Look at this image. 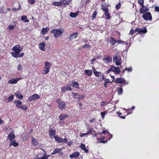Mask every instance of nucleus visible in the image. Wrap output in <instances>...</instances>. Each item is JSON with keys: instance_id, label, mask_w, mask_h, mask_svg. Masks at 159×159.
I'll use <instances>...</instances> for the list:
<instances>
[{"instance_id": "obj_1", "label": "nucleus", "mask_w": 159, "mask_h": 159, "mask_svg": "<svg viewBox=\"0 0 159 159\" xmlns=\"http://www.w3.org/2000/svg\"><path fill=\"white\" fill-rule=\"evenodd\" d=\"M22 47L20 45H16L12 47L11 49L13 52H11V54L12 56L15 58L22 57L24 55V52L20 53L22 50Z\"/></svg>"}, {"instance_id": "obj_2", "label": "nucleus", "mask_w": 159, "mask_h": 159, "mask_svg": "<svg viewBox=\"0 0 159 159\" xmlns=\"http://www.w3.org/2000/svg\"><path fill=\"white\" fill-rule=\"evenodd\" d=\"M51 32L52 34H54V37L57 38L61 36L62 34L64 32V30L63 28L55 29L52 30Z\"/></svg>"}, {"instance_id": "obj_3", "label": "nucleus", "mask_w": 159, "mask_h": 159, "mask_svg": "<svg viewBox=\"0 0 159 159\" xmlns=\"http://www.w3.org/2000/svg\"><path fill=\"white\" fill-rule=\"evenodd\" d=\"M113 61L116 63L117 66H120L122 63L121 57L118 54L113 56Z\"/></svg>"}, {"instance_id": "obj_4", "label": "nucleus", "mask_w": 159, "mask_h": 159, "mask_svg": "<svg viewBox=\"0 0 159 159\" xmlns=\"http://www.w3.org/2000/svg\"><path fill=\"white\" fill-rule=\"evenodd\" d=\"M32 138L31 140L32 145L33 146L35 147L36 148H39L41 145V144L39 143L36 139L34 138L33 136L32 137Z\"/></svg>"}, {"instance_id": "obj_5", "label": "nucleus", "mask_w": 159, "mask_h": 159, "mask_svg": "<svg viewBox=\"0 0 159 159\" xmlns=\"http://www.w3.org/2000/svg\"><path fill=\"white\" fill-rule=\"evenodd\" d=\"M142 17L146 20H151L152 19L151 14L149 12L143 13L142 16Z\"/></svg>"}, {"instance_id": "obj_6", "label": "nucleus", "mask_w": 159, "mask_h": 159, "mask_svg": "<svg viewBox=\"0 0 159 159\" xmlns=\"http://www.w3.org/2000/svg\"><path fill=\"white\" fill-rule=\"evenodd\" d=\"M40 96L37 94H33L30 96L27 100L28 102H31L39 99Z\"/></svg>"}, {"instance_id": "obj_7", "label": "nucleus", "mask_w": 159, "mask_h": 159, "mask_svg": "<svg viewBox=\"0 0 159 159\" xmlns=\"http://www.w3.org/2000/svg\"><path fill=\"white\" fill-rule=\"evenodd\" d=\"M115 82L118 84H129L128 82H126L124 78H120L116 79L115 81Z\"/></svg>"}, {"instance_id": "obj_8", "label": "nucleus", "mask_w": 159, "mask_h": 159, "mask_svg": "<svg viewBox=\"0 0 159 159\" xmlns=\"http://www.w3.org/2000/svg\"><path fill=\"white\" fill-rule=\"evenodd\" d=\"M72 94L74 96V98L80 100L84 98V95H80L79 93H73Z\"/></svg>"}, {"instance_id": "obj_9", "label": "nucleus", "mask_w": 159, "mask_h": 159, "mask_svg": "<svg viewBox=\"0 0 159 159\" xmlns=\"http://www.w3.org/2000/svg\"><path fill=\"white\" fill-rule=\"evenodd\" d=\"M58 107L60 109L64 110L66 108V104L64 102L61 101V102L59 104Z\"/></svg>"}, {"instance_id": "obj_10", "label": "nucleus", "mask_w": 159, "mask_h": 159, "mask_svg": "<svg viewBox=\"0 0 159 159\" xmlns=\"http://www.w3.org/2000/svg\"><path fill=\"white\" fill-rule=\"evenodd\" d=\"M21 79L20 78L12 79L9 80L8 83L9 84H16Z\"/></svg>"}, {"instance_id": "obj_11", "label": "nucleus", "mask_w": 159, "mask_h": 159, "mask_svg": "<svg viewBox=\"0 0 159 159\" xmlns=\"http://www.w3.org/2000/svg\"><path fill=\"white\" fill-rule=\"evenodd\" d=\"M142 7L139 9V11L140 13H145V12H146V11H148V9L145 6H144V4L143 5V6H141Z\"/></svg>"}, {"instance_id": "obj_12", "label": "nucleus", "mask_w": 159, "mask_h": 159, "mask_svg": "<svg viewBox=\"0 0 159 159\" xmlns=\"http://www.w3.org/2000/svg\"><path fill=\"white\" fill-rule=\"evenodd\" d=\"M72 88L69 85H67L66 86H63L61 88V92H65L67 90L71 91Z\"/></svg>"}, {"instance_id": "obj_13", "label": "nucleus", "mask_w": 159, "mask_h": 159, "mask_svg": "<svg viewBox=\"0 0 159 159\" xmlns=\"http://www.w3.org/2000/svg\"><path fill=\"white\" fill-rule=\"evenodd\" d=\"M16 137L15 135L14 134V132L11 131L9 134L7 138L9 139L10 141L14 140V139Z\"/></svg>"}, {"instance_id": "obj_14", "label": "nucleus", "mask_w": 159, "mask_h": 159, "mask_svg": "<svg viewBox=\"0 0 159 159\" xmlns=\"http://www.w3.org/2000/svg\"><path fill=\"white\" fill-rule=\"evenodd\" d=\"M18 143L16 142L15 140H14L10 141L9 146V147L13 146L14 147H16L18 146Z\"/></svg>"}, {"instance_id": "obj_15", "label": "nucleus", "mask_w": 159, "mask_h": 159, "mask_svg": "<svg viewBox=\"0 0 159 159\" xmlns=\"http://www.w3.org/2000/svg\"><path fill=\"white\" fill-rule=\"evenodd\" d=\"M46 43L44 42L40 43L39 44V48L42 51H45V48Z\"/></svg>"}, {"instance_id": "obj_16", "label": "nucleus", "mask_w": 159, "mask_h": 159, "mask_svg": "<svg viewBox=\"0 0 159 159\" xmlns=\"http://www.w3.org/2000/svg\"><path fill=\"white\" fill-rule=\"evenodd\" d=\"M56 134V131L55 129H50L49 131V135L52 138L54 137L55 136V135Z\"/></svg>"}, {"instance_id": "obj_17", "label": "nucleus", "mask_w": 159, "mask_h": 159, "mask_svg": "<svg viewBox=\"0 0 159 159\" xmlns=\"http://www.w3.org/2000/svg\"><path fill=\"white\" fill-rule=\"evenodd\" d=\"M80 155V153L78 152H75L70 155V157L72 159L73 158H76Z\"/></svg>"}, {"instance_id": "obj_18", "label": "nucleus", "mask_w": 159, "mask_h": 159, "mask_svg": "<svg viewBox=\"0 0 159 159\" xmlns=\"http://www.w3.org/2000/svg\"><path fill=\"white\" fill-rule=\"evenodd\" d=\"M62 148H55L53 152L52 153V155H54L57 153H62L61 150Z\"/></svg>"}, {"instance_id": "obj_19", "label": "nucleus", "mask_w": 159, "mask_h": 159, "mask_svg": "<svg viewBox=\"0 0 159 159\" xmlns=\"http://www.w3.org/2000/svg\"><path fill=\"white\" fill-rule=\"evenodd\" d=\"M78 34L77 33L75 32L71 34L69 37V39L70 40H72L75 39H76L77 37Z\"/></svg>"}, {"instance_id": "obj_20", "label": "nucleus", "mask_w": 159, "mask_h": 159, "mask_svg": "<svg viewBox=\"0 0 159 159\" xmlns=\"http://www.w3.org/2000/svg\"><path fill=\"white\" fill-rule=\"evenodd\" d=\"M92 70L94 75L97 77H99L102 74L100 72L97 71L93 67H92Z\"/></svg>"}, {"instance_id": "obj_21", "label": "nucleus", "mask_w": 159, "mask_h": 159, "mask_svg": "<svg viewBox=\"0 0 159 159\" xmlns=\"http://www.w3.org/2000/svg\"><path fill=\"white\" fill-rule=\"evenodd\" d=\"M51 66V64L48 62H46L45 63L44 69L46 70H49Z\"/></svg>"}, {"instance_id": "obj_22", "label": "nucleus", "mask_w": 159, "mask_h": 159, "mask_svg": "<svg viewBox=\"0 0 159 159\" xmlns=\"http://www.w3.org/2000/svg\"><path fill=\"white\" fill-rule=\"evenodd\" d=\"M103 60H105L107 63L111 62L112 61V58L109 56H105L103 59Z\"/></svg>"}, {"instance_id": "obj_23", "label": "nucleus", "mask_w": 159, "mask_h": 159, "mask_svg": "<svg viewBox=\"0 0 159 159\" xmlns=\"http://www.w3.org/2000/svg\"><path fill=\"white\" fill-rule=\"evenodd\" d=\"M54 138L55 140L59 143H61L62 142V139L61 137L55 136Z\"/></svg>"}, {"instance_id": "obj_24", "label": "nucleus", "mask_w": 159, "mask_h": 159, "mask_svg": "<svg viewBox=\"0 0 159 159\" xmlns=\"http://www.w3.org/2000/svg\"><path fill=\"white\" fill-rule=\"evenodd\" d=\"M84 73L86 75L90 76L92 74V71L90 70H86L84 71Z\"/></svg>"}, {"instance_id": "obj_25", "label": "nucleus", "mask_w": 159, "mask_h": 159, "mask_svg": "<svg viewBox=\"0 0 159 159\" xmlns=\"http://www.w3.org/2000/svg\"><path fill=\"white\" fill-rule=\"evenodd\" d=\"M15 95L19 99H22L23 97V95L19 92H16L15 93Z\"/></svg>"}, {"instance_id": "obj_26", "label": "nucleus", "mask_w": 159, "mask_h": 159, "mask_svg": "<svg viewBox=\"0 0 159 159\" xmlns=\"http://www.w3.org/2000/svg\"><path fill=\"white\" fill-rule=\"evenodd\" d=\"M81 149L84 150L85 152L87 153L88 152V150L85 147V145L84 144H81L80 146Z\"/></svg>"}, {"instance_id": "obj_27", "label": "nucleus", "mask_w": 159, "mask_h": 159, "mask_svg": "<svg viewBox=\"0 0 159 159\" xmlns=\"http://www.w3.org/2000/svg\"><path fill=\"white\" fill-rule=\"evenodd\" d=\"M110 43L112 45H114L117 42V41L115 40L113 38H111L109 40Z\"/></svg>"}, {"instance_id": "obj_28", "label": "nucleus", "mask_w": 159, "mask_h": 159, "mask_svg": "<svg viewBox=\"0 0 159 159\" xmlns=\"http://www.w3.org/2000/svg\"><path fill=\"white\" fill-rule=\"evenodd\" d=\"M101 7L102 10L104 11V12L107 11H109V10L108 9L107 7L104 4H101Z\"/></svg>"}, {"instance_id": "obj_29", "label": "nucleus", "mask_w": 159, "mask_h": 159, "mask_svg": "<svg viewBox=\"0 0 159 159\" xmlns=\"http://www.w3.org/2000/svg\"><path fill=\"white\" fill-rule=\"evenodd\" d=\"M49 29L48 27L43 28L42 29V32L43 34H46L49 30Z\"/></svg>"}, {"instance_id": "obj_30", "label": "nucleus", "mask_w": 159, "mask_h": 159, "mask_svg": "<svg viewBox=\"0 0 159 159\" xmlns=\"http://www.w3.org/2000/svg\"><path fill=\"white\" fill-rule=\"evenodd\" d=\"M21 20L25 22H28L29 20L27 18V17L25 16H22L21 18Z\"/></svg>"}, {"instance_id": "obj_31", "label": "nucleus", "mask_w": 159, "mask_h": 159, "mask_svg": "<svg viewBox=\"0 0 159 159\" xmlns=\"http://www.w3.org/2000/svg\"><path fill=\"white\" fill-rule=\"evenodd\" d=\"M68 116V115L62 114L59 116V118L60 120H63L67 117Z\"/></svg>"}, {"instance_id": "obj_32", "label": "nucleus", "mask_w": 159, "mask_h": 159, "mask_svg": "<svg viewBox=\"0 0 159 159\" xmlns=\"http://www.w3.org/2000/svg\"><path fill=\"white\" fill-rule=\"evenodd\" d=\"M16 106L18 108H19L20 105L22 104V103L19 100L16 101L14 102Z\"/></svg>"}, {"instance_id": "obj_33", "label": "nucleus", "mask_w": 159, "mask_h": 159, "mask_svg": "<svg viewBox=\"0 0 159 159\" xmlns=\"http://www.w3.org/2000/svg\"><path fill=\"white\" fill-rule=\"evenodd\" d=\"M104 137H102L100 138H98L97 140L98 141H99V142H98V143H105L107 142V141H106L105 142L104 140Z\"/></svg>"}, {"instance_id": "obj_34", "label": "nucleus", "mask_w": 159, "mask_h": 159, "mask_svg": "<svg viewBox=\"0 0 159 159\" xmlns=\"http://www.w3.org/2000/svg\"><path fill=\"white\" fill-rule=\"evenodd\" d=\"M135 108V107H134V106H132V108H130V109H126L125 108H123L122 109L125 111H131L130 112V113H129L128 112H127V115H129L130 114H131V113H132V112H133V110H132V109H134V108Z\"/></svg>"}, {"instance_id": "obj_35", "label": "nucleus", "mask_w": 159, "mask_h": 159, "mask_svg": "<svg viewBox=\"0 0 159 159\" xmlns=\"http://www.w3.org/2000/svg\"><path fill=\"white\" fill-rule=\"evenodd\" d=\"M87 131H88L87 133L88 134H91L93 131L95 132L93 129L92 128H89L88 129H87Z\"/></svg>"}, {"instance_id": "obj_36", "label": "nucleus", "mask_w": 159, "mask_h": 159, "mask_svg": "<svg viewBox=\"0 0 159 159\" xmlns=\"http://www.w3.org/2000/svg\"><path fill=\"white\" fill-rule=\"evenodd\" d=\"M140 33H146L147 32V30L145 27H143L142 29H140Z\"/></svg>"}, {"instance_id": "obj_37", "label": "nucleus", "mask_w": 159, "mask_h": 159, "mask_svg": "<svg viewBox=\"0 0 159 159\" xmlns=\"http://www.w3.org/2000/svg\"><path fill=\"white\" fill-rule=\"evenodd\" d=\"M62 4H68L69 2H71L72 0H61Z\"/></svg>"}, {"instance_id": "obj_38", "label": "nucleus", "mask_w": 159, "mask_h": 159, "mask_svg": "<svg viewBox=\"0 0 159 159\" xmlns=\"http://www.w3.org/2000/svg\"><path fill=\"white\" fill-rule=\"evenodd\" d=\"M73 86L76 88H79V84L78 82H72Z\"/></svg>"}, {"instance_id": "obj_39", "label": "nucleus", "mask_w": 159, "mask_h": 159, "mask_svg": "<svg viewBox=\"0 0 159 159\" xmlns=\"http://www.w3.org/2000/svg\"><path fill=\"white\" fill-rule=\"evenodd\" d=\"M108 12L109 11H107L104 12L106 18L107 20L109 19L110 18V16Z\"/></svg>"}, {"instance_id": "obj_40", "label": "nucleus", "mask_w": 159, "mask_h": 159, "mask_svg": "<svg viewBox=\"0 0 159 159\" xmlns=\"http://www.w3.org/2000/svg\"><path fill=\"white\" fill-rule=\"evenodd\" d=\"M62 4V3L61 1V2H54L53 3V4L54 5L57 6H61Z\"/></svg>"}, {"instance_id": "obj_41", "label": "nucleus", "mask_w": 159, "mask_h": 159, "mask_svg": "<svg viewBox=\"0 0 159 159\" xmlns=\"http://www.w3.org/2000/svg\"><path fill=\"white\" fill-rule=\"evenodd\" d=\"M115 73L117 74H120V69L119 67H116Z\"/></svg>"}, {"instance_id": "obj_42", "label": "nucleus", "mask_w": 159, "mask_h": 159, "mask_svg": "<svg viewBox=\"0 0 159 159\" xmlns=\"http://www.w3.org/2000/svg\"><path fill=\"white\" fill-rule=\"evenodd\" d=\"M132 67L129 68H126L123 71V72L124 73L125 71H127L128 72H130L132 71Z\"/></svg>"}, {"instance_id": "obj_43", "label": "nucleus", "mask_w": 159, "mask_h": 159, "mask_svg": "<svg viewBox=\"0 0 159 159\" xmlns=\"http://www.w3.org/2000/svg\"><path fill=\"white\" fill-rule=\"evenodd\" d=\"M78 14L77 13H74L72 12L70 13V16L72 18L75 17L77 16Z\"/></svg>"}, {"instance_id": "obj_44", "label": "nucleus", "mask_w": 159, "mask_h": 159, "mask_svg": "<svg viewBox=\"0 0 159 159\" xmlns=\"http://www.w3.org/2000/svg\"><path fill=\"white\" fill-rule=\"evenodd\" d=\"M117 42L118 44H127L128 43L127 42H125V41H122L120 40H118Z\"/></svg>"}, {"instance_id": "obj_45", "label": "nucleus", "mask_w": 159, "mask_h": 159, "mask_svg": "<svg viewBox=\"0 0 159 159\" xmlns=\"http://www.w3.org/2000/svg\"><path fill=\"white\" fill-rule=\"evenodd\" d=\"M14 95H11L8 98L7 101L8 102H11L14 98Z\"/></svg>"}, {"instance_id": "obj_46", "label": "nucleus", "mask_w": 159, "mask_h": 159, "mask_svg": "<svg viewBox=\"0 0 159 159\" xmlns=\"http://www.w3.org/2000/svg\"><path fill=\"white\" fill-rule=\"evenodd\" d=\"M123 89L120 88L119 89H118V93L119 95H120L123 93Z\"/></svg>"}, {"instance_id": "obj_47", "label": "nucleus", "mask_w": 159, "mask_h": 159, "mask_svg": "<svg viewBox=\"0 0 159 159\" xmlns=\"http://www.w3.org/2000/svg\"><path fill=\"white\" fill-rule=\"evenodd\" d=\"M21 7L20 5V4H19V7L18 8H15V7H13V8H12V10L13 11H17L18 10H19L21 9Z\"/></svg>"}, {"instance_id": "obj_48", "label": "nucleus", "mask_w": 159, "mask_h": 159, "mask_svg": "<svg viewBox=\"0 0 159 159\" xmlns=\"http://www.w3.org/2000/svg\"><path fill=\"white\" fill-rule=\"evenodd\" d=\"M19 108H20L24 111H26L27 110V107L25 105L21 106Z\"/></svg>"}, {"instance_id": "obj_49", "label": "nucleus", "mask_w": 159, "mask_h": 159, "mask_svg": "<svg viewBox=\"0 0 159 159\" xmlns=\"http://www.w3.org/2000/svg\"><path fill=\"white\" fill-rule=\"evenodd\" d=\"M107 102L103 101L101 102L100 105L101 106H106L107 104Z\"/></svg>"}, {"instance_id": "obj_50", "label": "nucleus", "mask_w": 159, "mask_h": 159, "mask_svg": "<svg viewBox=\"0 0 159 159\" xmlns=\"http://www.w3.org/2000/svg\"><path fill=\"white\" fill-rule=\"evenodd\" d=\"M121 6V2H119L118 4L116 6V8L117 10H118L120 8V7Z\"/></svg>"}, {"instance_id": "obj_51", "label": "nucleus", "mask_w": 159, "mask_h": 159, "mask_svg": "<svg viewBox=\"0 0 159 159\" xmlns=\"http://www.w3.org/2000/svg\"><path fill=\"white\" fill-rule=\"evenodd\" d=\"M97 11H94L93 12V14L92 16V17L93 19L95 18L96 16V15H97Z\"/></svg>"}, {"instance_id": "obj_52", "label": "nucleus", "mask_w": 159, "mask_h": 159, "mask_svg": "<svg viewBox=\"0 0 159 159\" xmlns=\"http://www.w3.org/2000/svg\"><path fill=\"white\" fill-rule=\"evenodd\" d=\"M144 0H138V3L140 6H143Z\"/></svg>"}, {"instance_id": "obj_53", "label": "nucleus", "mask_w": 159, "mask_h": 159, "mask_svg": "<svg viewBox=\"0 0 159 159\" xmlns=\"http://www.w3.org/2000/svg\"><path fill=\"white\" fill-rule=\"evenodd\" d=\"M90 46L89 44H85V45H83L82 47L83 48H89L90 47Z\"/></svg>"}, {"instance_id": "obj_54", "label": "nucleus", "mask_w": 159, "mask_h": 159, "mask_svg": "<svg viewBox=\"0 0 159 159\" xmlns=\"http://www.w3.org/2000/svg\"><path fill=\"white\" fill-rule=\"evenodd\" d=\"M15 26V25H10L8 26V28L9 29V30H12L14 28Z\"/></svg>"}, {"instance_id": "obj_55", "label": "nucleus", "mask_w": 159, "mask_h": 159, "mask_svg": "<svg viewBox=\"0 0 159 159\" xmlns=\"http://www.w3.org/2000/svg\"><path fill=\"white\" fill-rule=\"evenodd\" d=\"M107 114V112H102L101 113V116L102 119L104 118L105 116Z\"/></svg>"}, {"instance_id": "obj_56", "label": "nucleus", "mask_w": 159, "mask_h": 159, "mask_svg": "<svg viewBox=\"0 0 159 159\" xmlns=\"http://www.w3.org/2000/svg\"><path fill=\"white\" fill-rule=\"evenodd\" d=\"M46 152H45L43 154V156L44 157V158L45 159H48L49 157L50 156V155H48L46 156Z\"/></svg>"}, {"instance_id": "obj_57", "label": "nucleus", "mask_w": 159, "mask_h": 159, "mask_svg": "<svg viewBox=\"0 0 159 159\" xmlns=\"http://www.w3.org/2000/svg\"><path fill=\"white\" fill-rule=\"evenodd\" d=\"M49 70L44 69L43 70L42 74L44 75L46 74L49 72Z\"/></svg>"}, {"instance_id": "obj_58", "label": "nucleus", "mask_w": 159, "mask_h": 159, "mask_svg": "<svg viewBox=\"0 0 159 159\" xmlns=\"http://www.w3.org/2000/svg\"><path fill=\"white\" fill-rule=\"evenodd\" d=\"M39 155H37L34 157V159H45L43 156V157H39Z\"/></svg>"}, {"instance_id": "obj_59", "label": "nucleus", "mask_w": 159, "mask_h": 159, "mask_svg": "<svg viewBox=\"0 0 159 159\" xmlns=\"http://www.w3.org/2000/svg\"><path fill=\"white\" fill-rule=\"evenodd\" d=\"M115 67L116 66H114L112 65L111 66V70H112V71L115 72L116 69Z\"/></svg>"}, {"instance_id": "obj_60", "label": "nucleus", "mask_w": 159, "mask_h": 159, "mask_svg": "<svg viewBox=\"0 0 159 159\" xmlns=\"http://www.w3.org/2000/svg\"><path fill=\"white\" fill-rule=\"evenodd\" d=\"M22 69V66L20 64L19 65L17 66V69L18 70H21Z\"/></svg>"}, {"instance_id": "obj_61", "label": "nucleus", "mask_w": 159, "mask_h": 159, "mask_svg": "<svg viewBox=\"0 0 159 159\" xmlns=\"http://www.w3.org/2000/svg\"><path fill=\"white\" fill-rule=\"evenodd\" d=\"M29 2L30 4H33L34 3L35 0H29Z\"/></svg>"}, {"instance_id": "obj_62", "label": "nucleus", "mask_w": 159, "mask_h": 159, "mask_svg": "<svg viewBox=\"0 0 159 159\" xmlns=\"http://www.w3.org/2000/svg\"><path fill=\"white\" fill-rule=\"evenodd\" d=\"M118 115L119 117L123 119H125V116H120V115H121V113H118L117 112Z\"/></svg>"}, {"instance_id": "obj_63", "label": "nucleus", "mask_w": 159, "mask_h": 159, "mask_svg": "<svg viewBox=\"0 0 159 159\" xmlns=\"http://www.w3.org/2000/svg\"><path fill=\"white\" fill-rule=\"evenodd\" d=\"M88 42V40L86 39H82L81 42L82 43H87Z\"/></svg>"}, {"instance_id": "obj_64", "label": "nucleus", "mask_w": 159, "mask_h": 159, "mask_svg": "<svg viewBox=\"0 0 159 159\" xmlns=\"http://www.w3.org/2000/svg\"><path fill=\"white\" fill-rule=\"evenodd\" d=\"M88 135V134H87V133H81L80 134V136L81 137H82L84 136L85 135Z\"/></svg>"}]
</instances>
